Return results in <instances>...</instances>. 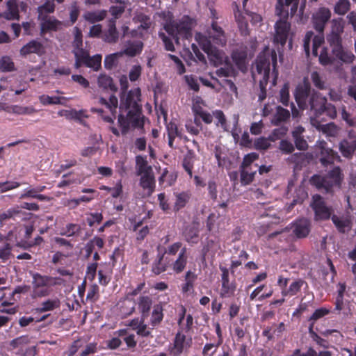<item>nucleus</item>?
I'll return each instance as SVG.
<instances>
[{"instance_id": "obj_1", "label": "nucleus", "mask_w": 356, "mask_h": 356, "mask_svg": "<svg viewBox=\"0 0 356 356\" xmlns=\"http://www.w3.org/2000/svg\"><path fill=\"white\" fill-rule=\"evenodd\" d=\"M295 98L300 109H310L312 115L309 120L312 127L328 136L334 135L336 126L334 123L323 124L318 120V118L324 113L332 119L337 117L335 106L327 103L326 97H323L314 90H311L309 84L305 81L303 84L299 85L296 88Z\"/></svg>"}, {"instance_id": "obj_2", "label": "nucleus", "mask_w": 356, "mask_h": 356, "mask_svg": "<svg viewBox=\"0 0 356 356\" xmlns=\"http://www.w3.org/2000/svg\"><path fill=\"white\" fill-rule=\"evenodd\" d=\"M140 90L139 88L129 90L123 95H120L121 111L131 108L126 116L120 114L118 123L122 128V134H126L131 127L134 128L143 127V118L141 117V108L138 104L140 101Z\"/></svg>"}, {"instance_id": "obj_3", "label": "nucleus", "mask_w": 356, "mask_h": 356, "mask_svg": "<svg viewBox=\"0 0 356 356\" xmlns=\"http://www.w3.org/2000/svg\"><path fill=\"white\" fill-rule=\"evenodd\" d=\"M270 60L275 69L277 65V54L275 51H273L270 55H259L252 68V79L254 82L259 81V84L258 99L260 102L266 97V86L269 79Z\"/></svg>"}, {"instance_id": "obj_4", "label": "nucleus", "mask_w": 356, "mask_h": 356, "mask_svg": "<svg viewBox=\"0 0 356 356\" xmlns=\"http://www.w3.org/2000/svg\"><path fill=\"white\" fill-rule=\"evenodd\" d=\"M342 179L340 168L335 167L325 176L313 175L310 179V184L323 193L332 194L334 187H340Z\"/></svg>"}, {"instance_id": "obj_5", "label": "nucleus", "mask_w": 356, "mask_h": 356, "mask_svg": "<svg viewBox=\"0 0 356 356\" xmlns=\"http://www.w3.org/2000/svg\"><path fill=\"white\" fill-rule=\"evenodd\" d=\"M163 28L174 38L177 44L181 38L186 40L192 38V21L188 17H184L179 21L170 18L166 21Z\"/></svg>"}, {"instance_id": "obj_6", "label": "nucleus", "mask_w": 356, "mask_h": 356, "mask_svg": "<svg viewBox=\"0 0 356 356\" xmlns=\"http://www.w3.org/2000/svg\"><path fill=\"white\" fill-rule=\"evenodd\" d=\"M310 206L315 213V220H328L334 215V209L332 207L327 206L323 197L320 195H315L312 197V202Z\"/></svg>"}, {"instance_id": "obj_7", "label": "nucleus", "mask_w": 356, "mask_h": 356, "mask_svg": "<svg viewBox=\"0 0 356 356\" xmlns=\"http://www.w3.org/2000/svg\"><path fill=\"white\" fill-rule=\"evenodd\" d=\"M282 14V16H279L280 19L277 21L275 25V35L274 41L284 46L288 38L291 24L288 22L289 13L284 12Z\"/></svg>"}, {"instance_id": "obj_8", "label": "nucleus", "mask_w": 356, "mask_h": 356, "mask_svg": "<svg viewBox=\"0 0 356 356\" xmlns=\"http://www.w3.org/2000/svg\"><path fill=\"white\" fill-rule=\"evenodd\" d=\"M343 32V25L341 22L336 19L332 21V29L327 35V42L330 44L332 51L333 49L342 47V39L341 35Z\"/></svg>"}, {"instance_id": "obj_9", "label": "nucleus", "mask_w": 356, "mask_h": 356, "mask_svg": "<svg viewBox=\"0 0 356 356\" xmlns=\"http://www.w3.org/2000/svg\"><path fill=\"white\" fill-rule=\"evenodd\" d=\"M331 17V12L328 8H320L312 15V23L314 28L319 33L324 31L325 24Z\"/></svg>"}, {"instance_id": "obj_10", "label": "nucleus", "mask_w": 356, "mask_h": 356, "mask_svg": "<svg viewBox=\"0 0 356 356\" xmlns=\"http://www.w3.org/2000/svg\"><path fill=\"white\" fill-rule=\"evenodd\" d=\"M313 159V155L307 152H296L287 158V162L294 164V169L300 170Z\"/></svg>"}, {"instance_id": "obj_11", "label": "nucleus", "mask_w": 356, "mask_h": 356, "mask_svg": "<svg viewBox=\"0 0 356 356\" xmlns=\"http://www.w3.org/2000/svg\"><path fill=\"white\" fill-rule=\"evenodd\" d=\"M140 186L145 191V195L147 197L150 196L154 191L155 179L154 172L144 174L140 175Z\"/></svg>"}, {"instance_id": "obj_12", "label": "nucleus", "mask_w": 356, "mask_h": 356, "mask_svg": "<svg viewBox=\"0 0 356 356\" xmlns=\"http://www.w3.org/2000/svg\"><path fill=\"white\" fill-rule=\"evenodd\" d=\"M45 49L43 44L38 41L32 40L23 46L20 49V54L22 56H26L30 54H36L39 56L44 54Z\"/></svg>"}, {"instance_id": "obj_13", "label": "nucleus", "mask_w": 356, "mask_h": 356, "mask_svg": "<svg viewBox=\"0 0 356 356\" xmlns=\"http://www.w3.org/2000/svg\"><path fill=\"white\" fill-rule=\"evenodd\" d=\"M102 40L110 44L116 43L119 38V34L115 27V19L109 20L108 24V29L102 35Z\"/></svg>"}, {"instance_id": "obj_14", "label": "nucleus", "mask_w": 356, "mask_h": 356, "mask_svg": "<svg viewBox=\"0 0 356 356\" xmlns=\"http://www.w3.org/2000/svg\"><path fill=\"white\" fill-rule=\"evenodd\" d=\"M331 218L337 230L341 233L343 234L352 227V220L348 216L339 217L334 214Z\"/></svg>"}, {"instance_id": "obj_15", "label": "nucleus", "mask_w": 356, "mask_h": 356, "mask_svg": "<svg viewBox=\"0 0 356 356\" xmlns=\"http://www.w3.org/2000/svg\"><path fill=\"white\" fill-rule=\"evenodd\" d=\"M211 28L215 33L211 34L209 33V38H211L216 44L222 47L225 46L227 44V37L222 29L219 26L216 22H212Z\"/></svg>"}, {"instance_id": "obj_16", "label": "nucleus", "mask_w": 356, "mask_h": 356, "mask_svg": "<svg viewBox=\"0 0 356 356\" xmlns=\"http://www.w3.org/2000/svg\"><path fill=\"white\" fill-rule=\"evenodd\" d=\"M222 271V290L220 295L222 297L231 296L234 291V286L229 282V271L225 267H220Z\"/></svg>"}, {"instance_id": "obj_17", "label": "nucleus", "mask_w": 356, "mask_h": 356, "mask_svg": "<svg viewBox=\"0 0 356 356\" xmlns=\"http://www.w3.org/2000/svg\"><path fill=\"white\" fill-rule=\"evenodd\" d=\"M332 54L342 63L346 64L352 63L355 59V55L350 51L342 47L333 49Z\"/></svg>"}, {"instance_id": "obj_18", "label": "nucleus", "mask_w": 356, "mask_h": 356, "mask_svg": "<svg viewBox=\"0 0 356 356\" xmlns=\"http://www.w3.org/2000/svg\"><path fill=\"white\" fill-rule=\"evenodd\" d=\"M290 118V112L280 106L276 107V112L271 119V123L274 126H279L282 122H286Z\"/></svg>"}, {"instance_id": "obj_19", "label": "nucleus", "mask_w": 356, "mask_h": 356, "mask_svg": "<svg viewBox=\"0 0 356 356\" xmlns=\"http://www.w3.org/2000/svg\"><path fill=\"white\" fill-rule=\"evenodd\" d=\"M98 86L104 90L109 89L115 92L118 91V87L114 84L113 79L108 75L101 74L97 78Z\"/></svg>"}, {"instance_id": "obj_20", "label": "nucleus", "mask_w": 356, "mask_h": 356, "mask_svg": "<svg viewBox=\"0 0 356 356\" xmlns=\"http://www.w3.org/2000/svg\"><path fill=\"white\" fill-rule=\"evenodd\" d=\"M293 233L298 238H305L309 233V222L305 219L297 221L294 225Z\"/></svg>"}, {"instance_id": "obj_21", "label": "nucleus", "mask_w": 356, "mask_h": 356, "mask_svg": "<svg viewBox=\"0 0 356 356\" xmlns=\"http://www.w3.org/2000/svg\"><path fill=\"white\" fill-rule=\"evenodd\" d=\"M136 175H141L153 172L152 166L149 165L145 158L138 155L136 157Z\"/></svg>"}, {"instance_id": "obj_22", "label": "nucleus", "mask_w": 356, "mask_h": 356, "mask_svg": "<svg viewBox=\"0 0 356 356\" xmlns=\"http://www.w3.org/2000/svg\"><path fill=\"white\" fill-rule=\"evenodd\" d=\"M232 58L233 61L237 65L238 68L244 72L246 70L245 60L247 58V53L243 50H235L232 52Z\"/></svg>"}, {"instance_id": "obj_23", "label": "nucleus", "mask_w": 356, "mask_h": 356, "mask_svg": "<svg viewBox=\"0 0 356 356\" xmlns=\"http://www.w3.org/2000/svg\"><path fill=\"white\" fill-rule=\"evenodd\" d=\"M234 17L241 34L244 35H249L248 24L244 14L237 9L236 11H234Z\"/></svg>"}, {"instance_id": "obj_24", "label": "nucleus", "mask_w": 356, "mask_h": 356, "mask_svg": "<svg viewBox=\"0 0 356 356\" xmlns=\"http://www.w3.org/2000/svg\"><path fill=\"white\" fill-rule=\"evenodd\" d=\"M209 60L213 66L217 67L222 63L224 53L216 47L206 52Z\"/></svg>"}, {"instance_id": "obj_25", "label": "nucleus", "mask_w": 356, "mask_h": 356, "mask_svg": "<svg viewBox=\"0 0 356 356\" xmlns=\"http://www.w3.org/2000/svg\"><path fill=\"white\" fill-rule=\"evenodd\" d=\"M38 13L39 19H45L47 17V15L53 13L55 10V3L54 1H47L44 4L39 6L37 9Z\"/></svg>"}, {"instance_id": "obj_26", "label": "nucleus", "mask_w": 356, "mask_h": 356, "mask_svg": "<svg viewBox=\"0 0 356 356\" xmlns=\"http://www.w3.org/2000/svg\"><path fill=\"white\" fill-rule=\"evenodd\" d=\"M195 40L198 42L202 49L206 53L214 47L211 44V38L207 37L200 33H197L195 35Z\"/></svg>"}, {"instance_id": "obj_27", "label": "nucleus", "mask_w": 356, "mask_h": 356, "mask_svg": "<svg viewBox=\"0 0 356 356\" xmlns=\"http://www.w3.org/2000/svg\"><path fill=\"white\" fill-rule=\"evenodd\" d=\"M43 21L42 24V29L46 31H57L59 30L62 26V22L58 19L52 17H47L45 19H41Z\"/></svg>"}, {"instance_id": "obj_28", "label": "nucleus", "mask_w": 356, "mask_h": 356, "mask_svg": "<svg viewBox=\"0 0 356 356\" xmlns=\"http://www.w3.org/2000/svg\"><path fill=\"white\" fill-rule=\"evenodd\" d=\"M102 56L100 54H96L93 56L90 55L84 62V65L90 68H92L94 71H98L101 68Z\"/></svg>"}, {"instance_id": "obj_29", "label": "nucleus", "mask_w": 356, "mask_h": 356, "mask_svg": "<svg viewBox=\"0 0 356 356\" xmlns=\"http://www.w3.org/2000/svg\"><path fill=\"white\" fill-rule=\"evenodd\" d=\"M0 70L3 72H10L16 70L15 64L10 56H4L0 58Z\"/></svg>"}, {"instance_id": "obj_30", "label": "nucleus", "mask_w": 356, "mask_h": 356, "mask_svg": "<svg viewBox=\"0 0 356 356\" xmlns=\"http://www.w3.org/2000/svg\"><path fill=\"white\" fill-rule=\"evenodd\" d=\"M143 47V43L140 41H137L130 44L122 53L133 57L140 54Z\"/></svg>"}, {"instance_id": "obj_31", "label": "nucleus", "mask_w": 356, "mask_h": 356, "mask_svg": "<svg viewBox=\"0 0 356 356\" xmlns=\"http://www.w3.org/2000/svg\"><path fill=\"white\" fill-rule=\"evenodd\" d=\"M106 16V11L104 10L88 12L85 14V19L92 23L104 19Z\"/></svg>"}, {"instance_id": "obj_32", "label": "nucleus", "mask_w": 356, "mask_h": 356, "mask_svg": "<svg viewBox=\"0 0 356 356\" xmlns=\"http://www.w3.org/2000/svg\"><path fill=\"white\" fill-rule=\"evenodd\" d=\"M134 20L136 22L140 23L138 29L141 28L143 29L147 30L151 25V20L149 17L141 13H136L134 17Z\"/></svg>"}, {"instance_id": "obj_33", "label": "nucleus", "mask_w": 356, "mask_h": 356, "mask_svg": "<svg viewBox=\"0 0 356 356\" xmlns=\"http://www.w3.org/2000/svg\"><path fill=\"white\" fill-rule=\"evenodd\" d=\"M186 252V248H182L179 258L174 264V270L177 273L181 272L186 266L187 260Z\"/></svg>"}, {"instance_id": "obj_34", "label": "nucleus", "mask_w": 356, "mask_h": 356, "mask_svg": "<svg viewBox=\"0 0 356 356\" xmlns=\"http://www.w3.org/2000/svg\"><path fill=\"white\" fill-rule=\"evenodd\" d=\"M350 8V3L348 0H339L334 6V12L340 15H345Z\"/></svg>"}, {"instance_id": "obj_35", "label": "nucleus", "mask_w": 356, "mask_h": 356, "mask_svg": "<svg viewBox=\"0 0 356 356\" xmlns=\"http://www.w3.org/2000/svg\"><path fill=\"white\" fill-rule=\"evenodd\" d=\"M123 55V53H115L106 56L104 59V67L107 70H111L118 64V58Z\"/></svg>"}, {"instance_id": "obj_36", "label": "nucleus", "mask_w": 356, "mask_h": 356, "mask_svg": "<svg viewBox=\"0 0 356 356\" xmlns=\"http://www.w3.org/2000/svg\"><path fill=\"white\" fill-rule=\"evenodd\" d=\"M35 110L31 107H24L18 105L9 106L8 113H13L17 115L32 114Z\"/></svg>"}, {"instance_id": "obj_37", "label": "nucleus", "mask_w": 356, "mask_h": 356, "mask_svg": "<svg viewBox=\"0 0 356 356\" xmlns=\"http://www.w3.org/2000/svg\"><path fill=\"white\" fill-rule=\"evenodd\" d=\"M340 151L344 156H350L355 150V145H351L348 140H343L339 145Z\"/></svg>"}, {"instance_id": "obj_38", "label": "nucleus", "mask_w": 356, "mask_h": 356, "mask_svg": "<svg viewBox=\"0 0 356 356\" xmlns=\"http://www.w3.org/2000/svg\"><path fill=\"white\" fill-rule=\"evenodd\" d=\"M151 305H152V300L150 298L145 296V297H141L140 298L139 309L142 313L143 318H144L145 316L148 313L149 310L150 309Z\"/></svg>"}, {"instance_id": "obj_39", "label": "nucleus", "mask_w": 356, "mask_h": 356, "mask_svg": "<svg viewBox=\"0 0 356 356\" xmlns=\"http://www.w3.org/2000/svg\"><path fill=\"white\" fill-rule=\"evenodd\" d=\"M288 131L289 129L286 126H281L273 131L272 134L269 136V139L270 141H275L284 136Z\"/></svg>"}, {"instance_id": "obj_40", "label": "nucleus", "mask_w": 356, "mask_h": 356, "mask_svg": "<svg viewBox=\"0 0 356 356\" xmlns=\"http://www.w3.org/2000/svg\"><path fill=\"white\" fill-rule=\"evenodd\" d=\"M49 277L42 276L40 274L33 275V287L34 289L41 288L47 286L49 280Z\"/></svg>"}, {"instance_id": "obj_41", "label": "nucleus", "mask_w": 356, "mask_h": 356, "mask_svg": "<svg viewBox=\"0 0 356 356\" xmlns=\"http://www.w3.org/2000/svg\"><path fill=\"white\" fill-rule=\"evenodd\" d=\"M59 303H60V302L58 299L48 300L44 302L42 304V307L41 308L38 309V310L40 312L51 311L55 308L58 307Z\"/></svg>"}, {"instance_id": "obj_42", "label": "nucleus", "mask_w": 356, "mask_h": 356, "mask_svg": "<svg viewBox=\"0 0 356 356\" xmlns=\"http://www.w3.org/2000/svg\"><path fill=\"white\" fill-rule=\"evenodd\" d=\"M163 309L159 305H156L154 307V310L152 315V323L155 325L159 323L163 318Z\"/></svg>"}, {"instance_id": "obj_43", "label": "nucleus", "mask_w": 356, "mask_h": 356, "mask_svg": "<svg viewBox=\"0 0 356 356\" xmlns=\"http://www.w3.org/2000/svg\"><path fill=\"white\" fill-rule=\"evenodd\" d=\"M270 139L266 138H259L257 139L254 143V148L259 150H266L269 148L270 143Z\"/></svg>"}, {"instance_id": "obj_44", "label": "nucleus", "mask_w": 356, "mask_h": 356, "mask_svg": "<svg viewBox=\"0 0 356 356\" xmlns=\"http://www.w3.org/2000/svg\"><path fill=\"white\" fill-rule=\"evenodd\" d=\"M311 79L314 85L318 89L323 90L326 88L325 82L322 80L317 72H313L311 74Z\"/></svg>"}, {"instance_id": "obj_45", "label": "nucleus", "mask_w": 356, "mask_h": 356, "mask_svg": "<svg viewBox=\"0 0 356 356\" xmlns=\"http://www.w3.org/2000/svg\"><path fill=\"white\" fill-rule=\"evenodd\" d=\"M323 33H319L318 35H316L313 38V44H312V52L314 56H317L318 54V48L324 42V36Z\"/></svg>"}, {"instance_id": "obj_46", "label": "nucleus", "mask_w": 356, "mask_h": 356, "mask_svg": "<svg viewBox=\"0 0 356 356\" xmlns=\"http://www.w3.org/2000/svg\"><path fill=\"white\" fill-rule=\"evenodd\" d=\"M279 149L285 154H291L294 151L295 147L290 141L282 140L280 142Z\"/></svg>"}, {"instance_id": "obj_47", "label": "nucleus", "mask_w": 356, "mask_h": 356, "mask_svg": "<svg viewBox=\"0 0 356 356\" xmlns=\"http://www.w3.org/2000/svg\"><path fill=\"white\" fill-rule=\"evenodd\" d=\"M334 59L328 55L326 49H323L319 56V61L323 65H331L334 63Z\"/></svg>"}, {"instance_id": "obj_48", "label": "nucleus", "mask_w": 356, "mask_h": 356, "mask_svg": "<svg viewBox=\"0 0 356 356\" xmlns=\"http://www.w3.org/2000/svg\"><path fill=\"white\" fill-rule=\"evenodd\" d=\"M63 97H49L47 95H43L40 97L41 102L43 104H61V99H65Z\"/></svg>"}, {"instance_id": "obj_49", "label": "nucleus", "mask_w": 356, "mask_h": 356, "mask_svg": "<svg viewBox=\"0 0 356 356\" xmlns=\"http://www.w3.org/2000/svg\"><path fill=\"white\" fill-rule=\"evenodd\" d=\"M12 246L10 243H6L3 247L0 248V259L7 260L12 255Z\"/></svg>"}, {"instance_id": "obj_50", "label": "nucleus", "mask_w": 356, "mask_h": 356, "mask_svg": "<svg viewBox=\"0 0 356 356\" xmlns=\"http://www.w3.org/2000/svg\"><path fill=\"white\" fill-rule=\"evenodd\" d=\"M70 9V20L72 23H74L76 21L78 16L79 15V8L77 2L76 1L72 2L71 3Z\"/></svg>"}, {"instance_id": "obj_51", "label": "nucleus", "mask_w": 356, "mask_h": 356, "mask_svg": "<svg viewBox=\"0 0 356 356\" xmlns=\"http://www.w3.org/2000/svg\"><path fill=\"white\" fill-rule=\"evenodd\" d=\"M142 68L140 65H134L131 69L129 78L131 81H136L141 74Z\"/></svg>"}, {"instance_id": "obj_52", "label": "nucleus", "mask_w": 356, "mask_h": 356, "mask_svg": "<svg viewBox=\"0 0 356 356\" xmlns=\"http://www.w3.org/2000/svg\"><path fill=\"white\" fill-rule=\"evenodd\" d=\"M296 148L300 151H305L308 149V143L303 136L293 138Z\"/></svg>"}, {"instance_id": "obj_53", "label": "nucleus", "mask_w": 356, "mask_h": 356, "mask_svg": "<svg viewBox=\"0 0 356 356\" xmlns=\"http://www.w3.org/2000/svg\"><path fill=\"white\" fill-rule=\"evenodd\" d=\"M108 108L110 110L113 115H115L118 106V99L115 95L110 96L109 100L108 101Z\"/></svg>"}, {"instance_id": "obj_54", "label": "nucleus", "mask_w": 356, "mask_h": 356, "mask_svg": "<svg viewBox=\"0 0 356 356\" xmlns=\"http://www.w3.org/2000/svg\"><path fill=\"white\" fill-rule=\"evenodd\" d=\"M66 232L61 233L63 235H67V236H72L76 232H79L81 231V227L79 225L76 224H69L66 227Z\"/></svg>"}, {"instance_id": "obj_55", "label": "nucleus", "mask_w": 356, "mask_h": 356, "mask_svg": "<svg viewBox=\"0 0 356 356\" xmlns=\"http://www.w3.org/2000/svg\"><path fill=\"white\" fill-rule=\"evenodd\" d=\"M72 46L74 49H81L83 46L82 34L78 29H76V33L74 35V41L72 42Z\"/></svg>"}, {"instance_id": "obj_56", "label": "nucleus", "mask_w": 356, "mask_h": 356, "mask_svg": "<svg viewBox=\"0 0 356 356\" xmlns=\"http://www.w3.org/2000/svg\"><path fill=\"white\" fill-rule=\"evenodd\" d=\"M159 35L163 42L165 48L167 51H174L175 50L172 42L165 35L164 33H159Z\"/></svg>"}, {"instance_id": "obj_57", "label": "nucleus", "mask_w": 356, "mask_h": 356, "mask_svg": "<svg viewBox=\"0 0 356 356\" xmlns=\"http://www.w3.org/2000/svg\"><path fill=\"white\" fill-rule=\"evenodd\" d=\"M280 102L284 105H287L289 99V86L287 84H284L283 88L280 90Z\"/></svg>"}, {"instance_id": "obj_58", "label": "nucleus", "mask_w": 356, "mask_h": 356, "mask_svg": "<svg viewBox=\"0 0 356 356\" xmlns=\"http://www.w3.org/2000/svg\"><path fill=\"white\" fill-rule=\"evenodd\" d=\"M177 200L175 202V208L177 210L184 207L185 204L187 202L188 196L184 193L178 194L176 195Z\"/></svg>"}, {"instance_id": "obj_59", "label": "nucleus", "mask_w": 356, "mask_h": 356, "mask_svg": "<svg viewBox=\"0 0 356 356\" xmlns=\"http://www.w3.org/2000/svg\"><path fill=\"white\" fill-rule=\"evenodd\" d=\"M75 58H78L81 60L82 61L86 62V60L90 55L88 51L83 49V48L79 49H73L72 51Z\"/></svg>"}, {"instance_id": "obj_60", "label": "nucleus", "mask_w": 356, "mask_h": 356, "mask_svg": "<svg viewBox=\"0 0 356 356\" xmlns=\"http://www.w3.org/2000/svg\"><path fill=\"white\" fill-rule=\"evenodd\" d=\"M20 211L17 209L13 208L0 214V221L2 222L6 219L11 218L14 216L19 213Z\"/></svg>"}, {"instance_id": "obj_61", "label": "nucleus", "mask_w": 356, "mask_h": 356, "mask_svg": "<svg viewBox=\"0 0 356 356\" xmlns=\"http://www.w3.org/2000/svg\"><path fill=\"white\" fill-rule=\"evenodd\" d=\"M6 8L8 11L15 14L19 13V3L17 0H8L6 2Z\"/></svg>"}, {"instance_id": "obj_62", "label": "nucleus", "mask_w": 356, "mask_h": 356, "mask_svg": "<svg viewBox=\"0 0 356 356\" xmlns=\"http://www.w3.org/2000/svg\"><path fill=\"white\" fill-rule=\"evenodd\" d=\"M195 278V275L188 271L186 275V283L185 284V285L183 286V291L184 292H187L188 291L190 290L191 288L193 287V281Z\"/></svg>"}, {"instance_id": "obj_63", "label": "nucleus", "mask_w": 356, "mask_h": 356, "mask_svg": "<svg viewBox=\"0 0 356 356\" xmlns=\"http://www.w3.org/2000/svg\"><path fill=\"white\" fill-rule=\"evenodd\" d=\"M245 14L251 18V22L254 25L260 24L262 22V17L257 13L245 10Z\"/></svg>"}, {"instance_id": "obj_64", "label": "nucleus", "mask_w": 356, "mask_h": 356, "mask_svg": "<svg viewBox=\"0 0 356 356\" xmlns=\"http://www.w3.org/2000/svg\"><path fill=\"white\" fill-rule=\"evenodd\" d=\"M72 79L78 83L79 85L83 86L84 88H87L89 87V81L84 78L82 75L74 74L72 76Z\"/></svg>"}]
</instances>
